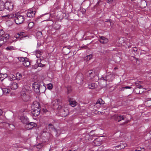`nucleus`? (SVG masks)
Masks as SVG:
<instances>
[{
    "mask_svg": "<svg viewBox=\"0 0 151 151\" xmlns=\"http://www.w3.org/2000/svg\"><path fill=\"white\" fill-rule=\"evenodd\" d=\"M43 110H44V111H45V112H46V111H45V110H47V109H43Z\"/></svg>",
    "mask_w": 151,
    "mask_h": 151,
    "instance_id": "55",
    "label": "nucleus"
},
{
    "mask_svg": "<svg viewBox=\"0 0 151 151\" xmlns=\"http://www.w3.org/2000/svg\"><path fill=\"white\" fill-rule=\"evenodd\" d=\"M37 125L36 123L33 122H30L26 124L25 126V128L27 130L31 129L34 127H36Z\"/></svg>",
    "mask_w": 151,
    "mask_h": 151,
    "instance_id": "9",
    "label": "nucleus"
},
{
    "mask_svg": "<svg viewBox=\"0 0 151 151\" xmlns=\"http://www.w3.org/2000/svg\"><path fill=\"white\" fill-rule=\"evenodd\" d=\"M105 22H110V24H111V22L110 20L109 19H106V20Z\"/></svg>",
    "mask_w": 151,
    "mask_h": 151,
    "instance_id": "48",
    "label": "nucleus"
},
{
    "mask_svg": "<svg viewBox=\"0 0 151 151\" xmlns=\"http://www.w3.org/2000/svg\"><path fill=\"white\" fill-rule=\"evenodd\" d=\"M24 32H21L19 33H18L16 34L14 37L16 39H19V40H20L23 37H25V36L24 35Z\"/></svg>",
    "mask_w": 151,
    "mask_h": 151,
    "instance_id": "14",
    "label": "nucleus"
},
{
    "mask_svg": "<svg viewBox=\"0 0 151 151\" xmlns=\"http://www.w3.org/2000/svg\"><path fill=\"white\" fill-rule=\"evenodd\" d=\"M142 149H144V148H141V150Z\"/></svg>",
    "mask_w": 151,
    "mask_h": 151,
    "instance_id": "60",
    "label": "nucleus"
},
{
    "mask_svg": "<svg viewBox=\"0 0 151 151\" xmlns=\"http://www.w3.org/2000/svg\"><path fill=\"white\" fill-rule=\"evenodd\" d=\"M114 120L116 121H117L118 122H119L121 120L124 119V116L122 115H116L114 116Z\"/></svg>",
    "mask_w": 151,
    "mask_h": 151,
    "instance_id": "16",
    "label": "nucleus"
},
{
    "mask_svg": "<svg viewBox=\"0 0 151 151\" xmlns=\"http://www.w3.org/2000/svg\"><path fill=\"white\" fill-rule=\"evenodd\" d=\"M53 26L54 28L56 29H59L61 27V25L57 23H55Z\"/></svg>",
    "mask_w": 151,
    "mask_h": 151,
    "instance_id": "28",
    "label": "nucleus"
},
{
    "mask_svg": "<svg viewBox=\"0 0 151 151\" xmlns=\"http://www.w3.org/2000/svg\"><path fill=\"white\" fill-rule=\"evenodd\" d=\"M4 34V32L3 29H0V37L2 36Z\"/></svg>",
    "mask_w": 151,
    "mask_h": 151,
    "instance_id": "43",
    "label": "nucleus"
},
{
    "mask_svg": "<svg viewBox=\"0 0 151 151\" xmlns=\"http://www.w3.org/2000/svg\"><path fill=\"white\" fill-rule=\"evenodd\" d=\"M99 1H98L97 3V4H99Z\"/></svg>",
    "mask_w": 151,
    "mask_h": 151,
    "instance_id": "59",
    "label": "nucleus"
},
{
    "mask_svg": "<svg viewBox=\"0 0 151 151\" xmlns=\"http://www.w3.org/2000/svg\"><path fill=\"white\" fill-rule=\"evenodd\" d=\"M126 123L125 122H124V123H122V125H124V124H125Z\"/></svg>",
    "mask_w": 151,
    "mask_h": 151,
    "instance_id": "56",
    "label": "nucleus"
},
{
    "mask_svg": "<svg viewBox=\"0 0 151 151\" xmlns=\"http://www.w3.org/2000/svg\"><path fill=\"white\" fill-rule=\"evenodd\" d=\"M63 105L62 106V108L59 110L60 115L63 117H65L67 116L68 114V110L67 108L63 106Z\"/></svg>",
    "mask_w": 151,
    "mask_h": 151,
    "instance_id": "6",
    "label": "nucleus"
},
{
    "mask_svg": "<svg viewBox=\"0 0 151 151\" xmlns=\"http://www.w3.org/2000/svg\"><path fill=\"white\" fill-rule=\"evenodd\" d=\"M24 20V17L22 15L16 16L14 21L17 24H20L22 23Z\"/></svg>",
    "mask_w": 151,
    "mask_h": 151,
    "instance_id": "5",
    "label": "nucleus"
},
{
    "mask_svg": "<svg viewBox=\"0 0 151 151\" xmlns=\"http://www.w3.org/2000/svg\"><path fill=\"white\" fill-rule=\"evenodd\" d=\"M140 82L139 81H137V82H135V85L136 86H139L138 87H137V88H142V86H141L140 85Z\"/></svg>",
    "mask_w": 151,
    "mask_h": 151,
    "instance_id": "39",
    "label": "nucleus"
},
{
    "mask_svg": "<svg viewBox=\"0 0 151 151\" xmlns=\"http://www.w3.org/2000/svg\"><path fill=\"white\" fill-rule=\"evenodd\" d=\"M40 109H32V110L31 111L32 114L34 116H37L40 114Z\"/></svg>",
    "mask_w": 151,
    "mask_h": 151,
    "instance_id": "11",
    "label": "nucleus"
},
{
    "mask_svg": "<svg viewBox=\"0 0 151 151\" xmlns=\"http://www.w3.org/2000/svg\"><path fill=\"white\" fill-rule=\"evenodd\" d=\"M124 88L125 89H131L132 88V87L129 86H127L124 87Z\"/></svg>",
    "mask_w": 151,
    "mask_h": 151,
    "instance_id": "46",
    "label": "nucleus"
},
{
    "mask_svg": "<svg viewBox=\"0 0 151 151\" xmlns=\"http://www.w3.org/2000/svg\"><path fill=\"white\" fill-rule=\"evenodd\" d=\"M84 79L83 75L82 74L79 73L76 76V82L79 84H81L83 82Z\"/></svg>",
    "mask_w": 151,
    "mask_h": 151,
    "instance_id": "7",
    "label": "nucleus"
},
{
    "mask_svg": "<svg viewBox=\"0 0 151 151\" xmlns=\"http://www.w3.org/2000/svg\"><path fill=\"white\" fill-rule=\"evenodd\" d=\"M127 145L124 142H121L119 145L116 146V147H119L120 149H123Z\"/></svg>",
    "mask_w": 151,
    "mask_h": 151,
    "instance_id": "22",
    "label": "nucleus"
},
{
    "mask_svg": "<svg viewBox=\"0 0 151 151\" xmlns=\"http://www.w3.org/2000/svg\"><path fill=\"white\" fill-rule=\"evenodd\" d=\"M86 79L87 81H91L95 76V73L92 70L86 71L85 73Z\"/></svg>",
    "mask_w": 151,
    "mask_h": 151,
    "instance_id": "3",
    "label": "nucleus"
},
{
    "mask_svg": "<svg viewBox=\"0 0 151 151\" xmlns=\"http://www.w3.org/2000/svg\"><path fill=\"white\" fill-rule=\"evenodd\" d=\"M105 76H104L103 77H102V78L103 79V80H105V81H106V79H105Z\"/></svg>",
    "mask_w": 151,
    "mask_h": 151,
    "instance_id": "54",
    "label": "nucleus"
},
{
    "mask_svg": "<svg viewBox=\"0 0 151 151\" xmlns=\"http://www.w3.org/2000/svg\"><path fill=\"white\" fill-rule=\"evenodd\" d=\"M7 51H12L15 50V48L13 46H9L6 47L5 49Z\"/></svg>",
    "mask_w": 151,
    "mask_h": 151,
    "instance_id": "29",
    "label": "nucleus"
},
{
    "mask_svg": "<svg viewBox=\"0 0 151 151\" xmlns=\"http://www.w3.org/2000/svg\"><path fill=\"white\" fill-rule=\"evenodd\" d=\"M7 76V74L0 73V80L2 81L4 79L6 78Z\"/></svg>",
    "mask_w": 151,
    "mask_h": 151,
    "instance_id": "25",
    "label": "nucleus"
},
{
    "mask_svg": "<svg viewBox=\"0 0 151 151\" xmlns=\"http://www.w3.org/2000/svg\"><path fill=\"white\" fill-rule=\"evenodd\" d=\"M67 93L68 94L70 93L72 91V89L70 87L68 86L67 88Z\"/></svg>",
    "mask_w": 151,
    "mask_h": 151,
    "instance_id": "41",
    "label": "nucleus"
},
{
    "mask_svg": "<svg viewBox=\"0 0 151 151\" xmlns=\"http://www.w3.org/2000/svg\"><path fill=\"white\" fill-rule=\"evenodd\" d=\"M32 107H34V109H40V106L39 102L37 101H35L33 102V104L32 105Z\"/></svg>",
    "mask_w": 151,
    "mask_h": 151,
    "instance_id": "18",
    "label": "nucleus"
},
{
    "mask_svg": "<svg viewBox=\"0 0 151 151\" xmlns=\"http://www.w3.org/2000/svg\"><path fill=\"white\" fill-rule=\"evenodd\" d=\"M101 104H98L97 105H95L94 106H95L96 107L99 108V107H100V106H101Z\"/></svg>",
    "mask_w": 151,
    "mask_h": 151,
    "instance_id": "47",
    "label": "nucleus"
},
{
    "mask_svg": "<svg viewBox=\"0 0 151 151\" xmlns=\"http://www.w3.org/2000/svg\"><path fill=\"white\" fill-rule=\"evenodd\" d=\"M4 8V3L0 0V11L3 10Z\"/></svg>",
    "mask_w": 151,
    "mask_h": 151,
    "instance_id": "27",
    "label": "nucleus"
},
{
    "mask_svg": "<svg viewBox=\"0 0 151 151\" xmlns=\"http://www.w3.org/2000/svg\"><path fill=\"white\" fill-rule=\"evenodd\" d=\"M45 65H43L41 63H40L38 64V66L39 67H43Z\"/></svg>",
    "mask_w": 151,
    "mask_h": 151,
    "instance_id": "45",
    "label": "nucleus"
},
{
    "mask_svg": "<svg viewBox=\"0 0 151 151\" xmlns=\"http://www.w3.org/2000/svg\"><path fill=\"white\" fill-rule=\"evenodd\" d=\"M21 96L22 100L24 101L27 102L28 101L30 98L29 95L24 91L21 92Z\"/></svg>",
    "mask_w": 151,
    "mask_h": 151,
    "instance_id": "8",
    "label": "nucleus"
},
{
    "mask_svg": "<svg viewBox=\"0 0 151 151\" xmlns=\"http://www.w3.org/2000/svg\"><path fill=\"white\" fill-rule=\"evenodd\" d=\"M112 75L111 74H110L109 75H106V76H105V79H106V81H110L111 80V79L109 78L110 77H112Z\"/></svg>",
    "mask_w": 151,
    "mask_h": 151,
    "instance_id": "35",
    "label": "nucleus"
},
{
    "mask_svg": "<svg viewBox=\"0 0 151 151\" xmlns=\"http://www.w3.org/2000/svg\"><path fill=\"white\" fill-rule=\"evenodd\" d=\"M124 87H121L120 88V91H124Z\"/></svg>",
    "mask_w": 151,
    "mask_h": 151,
    "instance_id": "49",
    "label": "nucleus"
},
{
    "mask_svg": "<svg viewBox=\"0 0 151 151\" xmlns=\"http://www.w3.org/2000/svg\"><path fill=\"white\" fill-rule=\"evenodd\" d=\"M23 65L25 67H28L30 65V63L28 58H25V60L23 63Z\"/></svg>",
    "mask_w": 151,
    "mask_h": 151,
    "instance_id": "21",
    "label": "nucleus"
},
{
    "mask_svg": "<svg viewBox=\"0 0 151 151\" xmlns=\"http://www.w3.org/2000/svg\"><path fill=\"white\" fill-rule=\"evenodd\" d=\"M41 45V44L40 43H38L37 44V46L38 47H39Z\"/></svg>",
    "mask_w": 151,
    "mask_h": 151,
    "instance_id": "52",
    "label": "nucleus"
},
{
    "mask_svg": "<svg viewBox=\"0 0 151 151\" xmlns=\"http://www.w3.org/2000/svg\"><path fill=\"white\" fill-rule=\"evenodd\" d=\"M16 16L14 14H7L6 15H3L2 16V17L3 18L4 17L6 18V19H11L13 18L14 17H15Z\"/></svg>",
    "mask_w": 151,
    "mask_h": 151,
    "instance_id": "20",
    "label": "nucleus"
},
{
    "mask_svg": "<svg viewBox=\"0 0 151 151\" xmlns=\"http://www.w3.org/2000/svg\"><path fill=\"white\" fill-rule=\"evenodd\" d=\"M10 91V90L9 89H8L7 88H4L2 89L1 88H0V91H2L4 93H5L6 94L9 93V92Z\"/></svg>",
    "mask_w": 151,
    "mask_h": 151,
    "instance_id": "24",
    "label": "nucleus"
},
{
    "mask_svg": "<svg viewBox=\"0 0 151 151\" xmlns=\"http://www.w3.org/2000/svg\"><path fill=\"white\" fill-rule=\"evenodd\" d=\"M117 68H116V67H115V68H114V69H115V70H116V69H117Z\"/></svg>",
    "mask_w": 151,
    "mask_h": 151,
    "instance_id": "57",
    "label": "nucleus"
},
{
    "mask_svg": "<svg viewBox=\"0 0 151 151\" xmlns=\"http://www.w3.org/2000/svg\"><path fill=\"white\" fill-rule=\"evenodd\" d=\"M2 37H3L4 38L6 42L7 40L9 38V35L8 34H6L4 35H3L2 36Z\"/></svg>",
    "mask_w": 151,
    "mask_h": 151,
    "instance_id": "36",
    "label": "nucleus"
},
{
    "mask_svg": "<svg viewBox=\"0 0 151 151\" xmlns=\"http://www.w3.org/2000/svg\"><path fill=\"white\" fill-rule=\"evenodd\" d=\"M88 86L89 88L93 89L96 88V85L95 83H92L89 84Z\"/></svg>",
    "mask_w": 151,
    "mask_h": 151,
    "instance_id": "32",
    "label": "nucleus"
},
{
    "mask_svg": "<svg viewBox=\"0 0 151 151\" xmlns=\"http://www.w3.org/2000/svg\"><path fill=\"white\" fill-rule=\"evenodd\" d=\"M137 150H136L135 151H137Z\"/></svg>",
    "mask_w": 151,
    "mask_h": 151,
    "instance_id": "63",
    "label": "nucleus"
},
{
    "mask_svg": "<svg viewBox=\"0 0 151 151\" xmlns=\"http://www.w3.org/2000/svg\"><path fill=\"white\" fill-rule=\"evenodd\" d=\"M6 42L3 37H2V36L0 37V46Z\"/></svg>",
    "mask_w": 151,
    "mask_h": 151,
    "instance_id": "31",
    "label": "nucleus"
},
{
    "mask_svg": "<svg viewBox=\"0 0 151 151\" xmlns=\"http://www.w3.org/2000/svg\"><path fill=\"white\" fill-rule=\"evenodd\" d=\"M19 60L21 62H23L25 60V58H19Z\"/></svg>",
    "mask_w": 151,
    "mask_h": 151,
    "instance_id": "42",
    "label": "nucleus"
},
{
    "mask_svg": "<svg viewBox=\"0 0 151 151\" xmlns=\"http://www.w3.org/2000/svg\"><path fill=\"white\" fill-rule=\"evenodd\" d=\"M42 54V50H37L36 51V55L37 58H40Z\"/></svg>",
    "mask_w": 151,
    "mask_h": 151,
    "instance_id": "19",
    "label": "nucleus"
},
{
    "mask_svg": "<svg viewBox=\"0 0 151 151\" xmlns=\"http://www.w3.org/2000/svg\"><path fill=\"white\" fill-rule=\"evenodd\" d=\"M104 104V101H103L101 99H98L96 103V105L98 104Z\"/></svg>",
    "mask_w": 151,
    "mask_h": 151,
    "instance_id": "26",
    "label": "nucleus"
},
{
    "mask_svg": "<svg viewBox=\"0 0 151 151\" xmlns=\"http://www.w3.org/2000/svg\"><path fill=\"white\" fill-rule=\"evenodd\" d=\"M62 50L63 53L65 55H67L70 52V49L66 47H63Z\"/></svg>",
    "mask_w": 151,
    "mask_h": 151,
    "instance_id": "23",
    "label": "nucleus"
},
{
    "mask_svg": "<svg viewBox=\"0 0 151 151\" xmlns=\"http://www.w3.org/2000/svg\"><path fill=\"white\" fill-rule=\"evenodd\" d=\"M70 99H70L69 100V101L70 102V105H71L72 106H76L77 105V102L75 101H71Z\"/></svg>",
    "mask_w": 151,
    "mask_h": 151,
    "instance_id": "34",
    "label": "nucleus"
},
{
    "mask_svg": "<svg viewBox=\"0 0 151 151\" xmlns=\"http://www.w3.org/2000/svg\"><path fill=\"white\" fill-rule=\"evenodd\" d=\"M9 76L12 80H15L16 79L15 76L13 74H10Z\"/></svg>",
    "mask_w": 151,
    "mask_h": 151,
    "instance_id": "40",
    "label": "nucleus"
},
{
    "mask_svg": "<svg viewBox=\"0 0 151 151\" xmlns=\"http://www.w3.org/2000/svg\"><path fill=\"white\" fill-rule=\"evenodd\" d=\"M101 140L99 138H96L94 140L93 145L95 146H99L101 144Z\"/></svg>",
    "mask_w": 151,
    "mask_h": 151,
    "instance_id": "15",
    "label": "nucleus"
},
{
    "mask_svg": "<svg viewBox=\"0 0 151 151\" xmlns=\"http://www.w3.org/2000/svg\"><path fill=\"white\" fill-rule=\"evenodd\" d=\"M47 88L51 90L53 88V85L52 83H50L47 85Z\"/></svg>",
    "mask_w": 151,
    "mask_h": 151,
    "instance_id": "38",
    "label": "nucleus"
},
{
    "mask_svg": "<svg viewBox=\"0 0 151 151\" xmlns=\"http://www.w3.org/2000/svg\"><path fill=\"white\" fill-rule=\"evenodd\" d=\"M137 94L139 93H137Z\"/></svg>",
    "mask_w": 151,
    "mask_h": 151,
    "instance_id": "61",
    "label": "nucleus"
},
{
    "mask_svg": "<svg viewBox=\"0 0 151 151\" xmlns=\"http://www.w3.org/2000/svg\"><path fill=\"white\" fill-rule=\"evenodd\" d=\"M52 104L54 109L59 110L62 108L63 104L62 103L61 100L56 99L52 101Z\"/></svg>",
    "mask_w": 151,
    "mask_h": 151,
    "instance_id": "1",
    "label": "nucleus"
},
{
    "mask_svg": "<svg viewBox=\"0 0 151 151\" xmlns=\"http://www.w3.org/2000/svg\"><path fill=\"white\" fill-rule=\"evenodd\" d=\"M33 90L36 93H42L44 91V90H42L41 89L44 88V89L45 87L44 86H40V85L37 82H35L32 84Z\"/></svg>",
    "mask_w": 151,
    "mask_h": 151,
    "instance_id": "2",
    "label": "nucleus"
},
{
    "mask_svg": "<svg viewBox=\"0 0 151 151\" xmlns=\"http://www.w3.org/2000/svg\"><path fill=\"white\" fill-rule=\"evenodd\" d=\"M10 87L11 89H15L18 87L17 84L16 82H12L10 84Z\"/></svg>",
    "mask_w": 151,
    "mask_h": 151,
    "instance_id": "17",
    "label": "nucleus"
},
{
    "mask_svg": "<svg viewBox=\"0 0 151 151\" xmlns=\"http://www.w3.org/2000/svg\"><path fill=\"white\" fill-rule=\"evenodd\" d=\"M5 124L7 127H9L11 129H14L15 128V126L13 124H10L8 123H6Z\"/></svg>",
    "mask_w": 151,
    "mask_h": 151,
    "instance_id": "30",
    "label": "nucleus"
},
{
    "mask_svg": "<svg viewBox=\"0 0 151 151\" xmlns=\"http://www.w3.org/2000/svg\"><path fill=\"white\" fill-rule=\"evenodd\" d=\"M137 94L139 93H137Z\"/></svg>",
    "mask_w": 151,
    "mask_h": 151,
    "instance_id": "62",
    "label": "nucleus"
},
{
    "mask_svg": "<svg viewBox=\"0 0 151 151\" xmlns=\"http://www.w3.org/2000/svg\"><path fill=\"white\" fill-rule=\"evenodd\" d=\"M137 49L136 47H134L132 48V51L135 52L137 51Z\"/></svg>",
    "mask_w": 151,
    "mask_h": 151,
    "instance_id": "44",
    "label": "nucleus"
},
{
    "mask_svg": "<svg viewBox=\"0 0 151 151\" xmlns=\"http://www.w3.org/2000/svg\"><path fill=\"white\" fill-rule=\"evenodd\" d=\"M39 33H40L41 34H42V33L41 32H39Z\"/></svg>",
    "mask_w": 151,
    "mask_h": 151,
    "instance_id": "58",
    "label": "nucleus"
},
{
    "mask_svg": "<svg viewBox=\"0 0 151 151\" xmlns=\"http://www.w3.org/2000/svg\"><path fill=\"white\" fill-rule=\"evenodd\" d=\"M16 79L17 80H20L22 77L21 74L17 73L16 74Z\"/></svg>",
    "mask_w": 151,
    "mask_h": 151,
    "instance_id": "33",
    "label": "nucleus"
},
{
    "mask_svg": "<svg viewBox=\"0 0 151 151\" xmlns=\"http://www.w3.org/2000/svg\"><path fill=\"white\" fill-rule=\"evenodd\" d=\"M36 12L32 10H29L27 13V16L29 17H35Z\"/></svg>",
    "mask_w": 151,
    "mask_h": 151,
    "instance_id": "13",
    "label": "nucleus"
},
{
    "mask_svg": "<svg viewBox=\"0 0 151 151\" xmlns=\"http://www.w3.org/2000/svg\"><path fill=\"white\" fill-rule=\"evenodd\" d=\"M5 9L10 11L12 10L13 8V4L11 0H7L4 4Z\"/></svg>",
    "mask_w": 151,
    "mask_h": 151,
    "instance_id": "4",
    "label": "nucleus"
},
{
    "mask_svg": "<svg viewBox=\"0 0 151 151\" xmlns=\"http://www.w3.org/2000/svg\"><path fill=\"white\" fill-rule=\"evenodd\" d=\"M87 57L88 58V57H89V60H90L91 59V57H92V56L91 55H88L87 56Z\"/></svg>",
    "mask_w": 151,
    "mask_h": 151,
    "instance_id": "51",
    "label": "nucleus"
},
{
    "mask_svg": "<svg viewBox=\"0 0 151 151\" xmlns=\"http://www.w3.org/2000/svg\"><path fill=\"white\" fill-rule=\"evenodd\" d=\"M2 111L1 109H0V116L2 115Z\"/></svg>",
    "mask_w": 151,
    "mask_h": 151,
    "instance_id": "53",
    "label": "nucleus"
},
{
    "mask_svg": "<svg viewBox=\"0 0 151 151\" xmlns=\"http://www.w3.org/2000/svg\"><path fill=\"white\" fill-rule=\"evenodd\" d=\"M47 128H48V129H49V131L52 132H54L55 135H57V131L55 128L54 126L52 124H49L48 125Z\"/></svg>",
    "mask_w": 151,
    "mask_h": 151,
    "instance_id": "10",
    "label": "nucleus"
},
{
    "mask_svg": "<svg viewBox=\"0 0 151 151\" xmlns=\"http://www.w3.org/2000/svg\"><path fill=\"white\" fill-rule=\"evenodd\" d=\"M99 41L101 43L105 44L108 41V39L104 36L99 37Z\"/></svg>",
    "mask_w": 151,
    "mask_h": 151,
    "instance_id": "12",
    "label": "nucleus"
},
{
    "mask_svg": "<svg viewBox=\"0 0 151 151\" xmlns=\"http://www.w3.org/2000/svg\"><path fill=\"white\" fill-rule=\"evenodd\" d=\"M34 24L33 22H30L28 24V28L29 29L32 28L34 26Z\"/></svg>",
    "mask_w": 151,
    "mask_h": 151,
    "instance_id": "37",
    "label": "nucleus"
},
{
    "mask_svg": "<svg viewBox=\"0 0 151 151\" xmlns=\"http://www.w3.org/2000/svg\"><path fill=\"white\" fill-rule=\"evenodd\" d=\"M113 0H108L107 2L111 3L113 2Z\"/></svg>",
    "mask_w": 151,
    "mask_h": 151,
    "instance_id": "50",
    "label": "nucleus"
}]
</instances>
